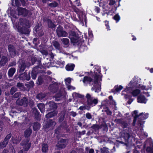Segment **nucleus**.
<instances>
[{"instance_id":"36","label":"nucleus","mask_w":153,"mask_h":153,"mask_svg":"<svg viewBox=\"0 0 153 153\" xmlns=\"http://www.w3.org/2000/svg\"><path fill=\"white\" fill-rule=\"evenodd\" d=\"M90 128L93 129L92 132L91 133V134H92L94 132V131H96L97 130H99L100 128V127L98 125L95 124L92 125Z\"/></svg>"},{"instance_id":"18","label":"nucleus","mask_w":153,"mask_h":153,"mask_svg":"<svg viewBox=\"0 0 153 153\" xmlns=\"http://www.w3.org/2000/svg\"><path fill=\"white\" fill-rule=\"evenodd\" d=\"M52 45L56 50H58L60 52L62 51V48L58 41L54 40L52 42Z\"/></svg>"},{"instance_id":"44","label":"nucleus","mask_w":153,"mask_h":153,"mask_svg":"<svg viewBox=\"0 0 153 153\" xmlns=\"http://www.w3.org/2000/svg\"><path fill=\"white\" fill-rule=\"evenodd\" d=\"M100 151H101V153H109V152L108 149L106 147L101 148Z\"/></svg>"},{"instance_id":"3","label":"nucleus","mask_w":153,"mask_h":153,"mask_svg":"<svg viewBox=\"0 0 153 153\" xmlns=\"http://www.w3.org/2000/svg\"><path fill=\"white\" fill-rule=\"evenodd\" d=\"M68 37L71 39V42L74 44H76L79 41V35L75 31L70 30L68 32Z\"/></svg>"},{"instance_id":"54","label":"nucleus","mask_w":153,"mask_h":153,"mask_svg":"<svg viewBox=\"0 0 153 153\" xmlns=\"http://www.w3.org/2000/svg\"><path fill=\"white\" fill-rule=\"evenodd\" d=\"M19 21L21 25L22 26L25 25H26L25 24V23L26 22V20L23 19H20Z\"/></svg>"},{"instance_id":"45","label":"nucleus","mask_w":153,"mask_h":153,"mask_svg":"<svg viewBox=\"0 0 153 153\" xmlns=\"http://www.w3.org/2000/svg\"><path fill=\"white\" fill-rule=\"evenodd\" d=\"M58 3L56 1L49 3L48 4V6L51 7H55L57 6Z\"/></svg>"},{"instance_id":"11","label":"nucleus","mask_w":153,"mask_h":153,"mask_svg":"<svg viewBox=\"0 0 153 153\" xmlns=\"http://www.w3.org/2000/svg\"><path fill=\"white\" fill-rule=\"evenodd\" d=\"M7 49L9 53L12 57L15 56L16 51L15 47L12 44H9L7 45Z\"/></svg>"},{"instance_id":"47","label":"nucleus","mask_w":153,"mask_h":153,"mask_svg":"<svg viewBox=\"0 0 153 153\" xmlns=\"http://www.w3.org/2000/svg\"><path fill=\"white\" fill-rule=\"evenodd\" d=\"M25 74H26V71L24 73L20 74L19 76V78L22 80H25Z\"/></svg>"},{"instance_id":"52","label":"nucleus","mask_w":153,"mask_h":153,"mask_svg":"<svg viewBox=\"0 0 153 153\" xmlns=\"http://www.w3.org/2000/svg\"><path fill=\"white\" fill-rule=\"evenodd\" d=\"M105 26L106 27V29L107 30H110L111 29L109 27V21L107 20H105L104 22Z\"/></svg>"},{"instance_id":"5","label":"nucleus","mask_w":153,"mask_h":153,"mask_svg":"<svg viewBox=\"0 0 153 153\" xmlns=\"http://www.w3.org/2000/svg\"><path fill=\"white\" fill-rule=\"evenodd\" d=\"M56 124V123L55 121L50 119L44 126L43 127L46 130L52 129Z\"/></svg>"},{"instance_id":"28","label":"nucleus","mask_w":153,"mask_h":153,"mask_svg":"<svg viewBox=\"0 0 153 153\" xmlns=\"http://www.w3.org/2000/svg\"><path fill=\"white\" fill-rule=\"evenodd\" d=\"M16 86L20 91H24L26 90V89L24 86L23 83L19 82L17 83Z\"/></svg>"},{"instance_id":"57","label":"nucleus","mask_w":153,"mask_h":153,"mask_svg":"<svg viewBox=\"0 0 153 153\" xmlns=\"http://www.w3.org/2000/svg\"><path fill=\"white\" fill-rule=\"evenodd\" d=\"M45 80H46L47 82H50L52 80V78L49 76L47 75H45Z\"/></svg>"},{"instance_id":"56","label":"nucleus","mask_w":153,"mask_h":153,"mask_svg":"<svg viewBox=\"0 0 153 153\" xmlns=\"http://www.w3.org/2000/svg\"><path fill=\"white\" fill-rule=\"evenodd\" d=\"M65 81L66 85L70 84L71 81V79L69 77L68 78L65 79Z\"/></svg>"},{"instance_id":"17","label":"nucleus","mask_w":153,"mask_h":153,"mask_svg":"<svg viewBox=\"0 0 153 153\" xmlns=\"http://www.w3.org/2000/svg\"><path fill=\"white\" fill-rule=\"evenodd\" d=\"M66 111L63 110L58 114V122L61 123L64 120L66 114Z\"/></svg>"},{"instance_id":"2","label":"nucleus","mask_w":153,"mask_h":153,"mask_svg":"<svg viewBox=\"0 0 153 153\" xmlns=\"http://www.w3.org/2000/svg\"><path fill=\"white\" fill-rule=\"evenodd\" d=\"M85 97L86 98V102L88 105L87 107L88 108V110L90 109L91 106H95L98 103L97 99H93L89 94H87Z\"/></svg>"},{"instance_id":"27","label":"nucleus","mask_w":153,"mask_h":153,"mask_svg":"<svg viewBox=\"0 0 153 153\" xmlns=\"http://www.w3.org/2000/svg\"><path fill=\"white\" fill-rule=\"evenodd\" d=\"M61 41L64 45V47L67 48L69 45V40L67 38H63L61 39Z\"/></svg>"},{"instance_id":"12","label":"nucleus","mask_w":153,"mask_h":153,"mask_svg":"<svg viewBox=\"0 0 153 153\" xmlns=\"http://www.w3.org/2000/svg\"><path fill=\"white\" fill-rule=\"evenodd\" d=\"M11 134L10 133L6 136L2 142L0 143V149H3L7 146L9 140L11 137Z\"/></svg>"},{"instance_id":"43","label":"nucleus","mask_w":153,"mask_h":153,"mask_svg":"<svg viewBox=\"0 0 153 153\" xmlns=\"http://www.w3.org/2000/svg\"><path fill=\"white\" fill-rule=\"evenodd\" d=\"M26 10L25 8L20 7L18 10L19 14L20 15H22L24 14V12Z\"/></svg>"},{"instance_id":"23","label":"nucleus","mask_w":153,"mask_h":153,"mask_svg":"<svg viewBox=\"0 0 153 153\" xmlns=\"http://www.w3.org/2000/svg\"><path fill=\"white\" fill-rule=\"evenodd\" d=\"M11 140L12 141L13 143L18 144L20 143L21 140V137H19L14 136L12 137Z\"/></svg>"},{"instance_id":"37","label":"nucleus","mask_w":153,"mask_h":153,"mask_svg":"<svg viewBox=\"0 0 153 153\" xmlns=\"http://www.w3.org/2000/svg\"><path fill=\"white\" fill-rule=\"evenodd\" d=\"M93 79L91 77H88L87 76H85L83 80V82L84 83H85L86 82H88L89 83L92 81Z\"/></svg>"},{"instance_id":"61","label":"nucleus","mask_w":153,"mask_h":153,"mask_svg":"<svg viewBox=\"0 0 153 153\" xmlns=\"http://www.w3.org/2000/svg\"><path fill=\"white\" fill-rule=\"evenodd\" d=\"M116 142H118L119 143L124 144L126 146H127L128 144V142H126L125 141H124H124H119L118 140H117Z\"/></svg>"},{"instance_id":"13","label":"nucleus","mask_w":153,"mask_h":153,"mask_svg":"<svg viewBox=\"0 0 153 153\" xmlns=\"http://www.w3.org/2000/svg\"><path fill=\"white\" fill-rule=\"evenodd\" d=\"M148 117V114H144L143 113V114L141 115V116L138 117L139 119L137 122L138 126H140L141 128H143L144 122L143 121V120L146 119Z\"/></svg>"},{"instance_id":"58","label":"nucleus","mask_w":153,"mask_h":153,"mask_svg":"<svg viewBox=\"0 0 153 153\" xmlns=\"http://www.w3.org/2000/svg\"><path fill=\"white\" fill-rule=\"evenodd\" d=\"M146 151L148 153H153V148L148 147L146 149Z\"/></svg>"},{"instance_id":"48","label":"nucleus","mask_w":153,"mask_h":153,"mask_svg":"<svg viewBox=\"0 0 153 153\" xmlns=\"http://www.w3.org/2000/svg\"><path fill=\"white\" fill-rule=\"evenodd\" d=\"M21 95V93L20 92H17L13 95V97L14 98H17L20 97Z\"/></svg>"},{"instance_id":"59","label":"nucleus","mask_w":153,"mask_h":153,"mask_svg":"<svg viewBox=\"0 0 153 153\" xmlns=\"http://www.w3.org/2000/svg\"><path fill=\"white\" fill-rule=\"evenodd\" d=\"M121 125L122 127L124 128H127L129 126L128 124L126 122L124 121H123Z\"/></svg>"},{"instance_id":"39","label":"nucleus","mask_w":153,"mask_h":153,"mask_svg":"<svg viewBox=\"0 0 153 153\" xmlns=\"http://www.w3.org/2000/svg\"><path fill=\"white\" fill-rule=\"evenodd\" d=\"M64 131L65 130L62 129V128L59 126L55 130V132L56 134H59L60 133L64 132Z\"/></svg>"},{"instance_id":"46","label":"nucleus","mask_w":153,"mask_h":153,"mask_svg":"<svg viewBox=\"0 0 153 153\" xmlns=\"http://www.w3.org/2000/svg\"><path fill=\"white\" fill-rule=\"evenodd\" d=\"M114 20L116 21V22H118L120 19V17L118 13L115 15L113 17Z\"/></svg>"},{"instance_id":"16","label":"nucleus","mask_w":153,"mask_h":153,"mask_svg":"<svg viewBox=\"0 0 153 153\" xmlns=\"http://www.w3.org/2000/svg\"><path fill=\"white\" fill-rule=\"evenodd\" d=\"M120 138H123L126 142L128 143V139L131 136L130 134L126 131H123L120 133Z\"/></svg>"},{"instance_id":"14","label":"nucleus","mask_w":153,"mask_h":153,"mask_svg":"<svg viewBox=\"0 0 153 153\" xmlns=\"http://www.w3.org/2000/svg\"><path fill=\"white\" fill-rule=\"evenodd\" d=\"M18 31L22 34H29L30 31L29 29L25 27L19 26L17 27Z\"/></svg>"},{"instance_id":"34","label":"nucleus","mask_w":153,"mask_h":153,"mask_svg":"<svg viewBox=\"0 0 153 153\" xmlns=\"http://www.w3.org/2000/svg\"><path fill=\"white\" fill-rule=\"evenodd\" d=\"M137 111H134V114H135V115L134 116V120H133V125H134V124L135 123V122L136 121V119L137 118L139 117H140L141 116V115L143 114V113H140L139 115L137 114Z\"/></svg>"},{"instance_id":"9","label":"nucleus","mask_w":153,"mask_h":153,"mask_svg":"<svg viewBox=\"0 0 153 153\" xmlns=\"http://www.w3.org/2000/svg\"><path fill=\"white\" fill-rule=\"evenodd\" d=\"M64 91L60 90L59 92L55 94L53 97V99L55 101H59L62 100L64 97Z\"/></svg>"},{"instance_id":"63","label":"nucleus","mask_w":153,"mask_h":153,"mask_svg":"<svg viewBox=\"0 0 153 153\" xmlns=\"http://www.w3.org/2000/svg\"><path fill=\"white\" fill-rule=\"evenodd\" d=\"M16 65V62L15 61H13L12 62H11L9 64L8 67L15 66Z\"/></svg>"},{"instance_id":"60","label":"nucleus","mask_w":153,"mask_h":153,"mask_svg":"<svg viewBox=\"0 0 153 153\" xmlns=\"http://www.w3.org/2000/svg\"><path fill=\"white\" fill-rule=\"evenodd\" d=\"M123 121V120L122 119H116L114 120V122H116L117 123H120L121 124H122Z\"/></svg>"},{"instance_id":"62","label":"nucleus","mask_w":153,"mask_h":153,"mask_svg":"<svg viewBox=\"0 0 153 153\" xmlns=\"http://www.w3.org/2000/svg\"><path fill=\"white\" fill-rule=\"evenodd\" d=\"M25 79L27 80H29L30 78V73H29L28 74H27V73L26 72V74H25Z\"/></svg>"},{"instance_id":"25","label":"nucleus","mask_w":153,"mask_h":153,"mask_svg":"<svg viewBox=\"0 0 153 153\" xmlns=\"http://www.w3.org/2000/svg\"><path fill=\"white\" fill-rule=\"evenodd\" d=\"M47 96L46 94L45 93L40 92L36 95V98L39 100H41L45 98Z\"/></svg>"},{"instance_id":"30","label":"nucleus","mask_w":153,"mask_h":153,"mask_svg":"<svg viewBox=\"0 0 153 153\" xmlns=\"http://www.w3.org/2000/svg\"><path fill=\"white\" fill-rule=\"evenodd\" d=\"M48 27L49 28H55L56 26L52 22L51 20L50 19H48L47 20Z\"/></svg>"},{"instance_id":"20","label":"nucleus","mask_w":153,"mask_h":153,"mask_svg":"<svg viewBox=\"0 0 153 153\" xmlns=\"http://www.w3.org/2000/svg\"><path fill=\"white\" fill-rule=\"evenodd\" d=\"M32 112L36 120H38L40 119V116L38 111L36 108H32Z\"/></svg>"},{"instance_id":"10","label":"nucleus","mask_w":153,"mask_h":153,"mask_svg":"<svg viewBox=\"0 0 153 153\" xmlns=\"http://www.w3.org/2000/svg\"><path fill=\"white\" fill-rule=\"evenodd\" d=\"M29 139L27 138L26 140L22 141L20 144L22 146H23V150L24 151H27L31 146V144L29 143Z\"/></svg>"},{"instance_id":"31","label":"nucleus","mask_w":153,"mask_h":153,"mask_svg":"<svg viewBox=\"0 0 153 153\" xmlns=\"http://www.w3.org/2000/svg\"><path fill=\"white\" fill-rule=\"evenodd\" d=\"M34 68L32 70L31 73V77L33 79H35L37 76V74L38 72H36L37 70V68Z\"/></svg>"},{"instance_id":"50","label":"nucleus","mask_w":153,"mask_h":153,"mask_svg":"<svg viewBox=\"0 0 153 153\" xmlns=\"http://www.w3.org/2000/svg\"><path fill=\"white\" fill-rule=\"evenodd\" d=\"M35 33V34H37L38 36L39 37L42 36L44 34V33L42 29L40 30H39L38 32H36Z\"/></svg>"},{"instance_id":"33","label":"nucleus","mask_w":153,"mask_h":153,"mask_svg":"<svg viewBox=\"0 0 153 153\" xmlns=\"http://www.w3.org/2000/svg\"><path fill=\"white\" fill-rule=\"evenodd\" d=\"M37 106L38 108L42 113H43L45 110V105L43 103H39L37 104Z\"/></svg>"},{"instance_id":"32","label":"nucleus","mask_w":153,"mask_h":153,"mask_svg":"<svg viewBox=\"0 0 153 153\" xmlns=\"http://www.w3.org/2000/svg\"><path fill=\"white\" fill-rule=\"evenodd\" d=\"M33 127L34 131H37L39 129L40 125L38 122H35L33 123Z\"/></svg>"},{"instance_id":"21","label":"nucleus","mask_w":153,"mask_h":153,"mask_svg":"<svg viewBox=\"0 0 153 153\" xmlns=\"http://www.w3.org/2000/svg\"><path fill=\"white\" fill-rule=\"evenodd\" d=\"M31 62L32 65H34L35 63L37 64V65L35 67H40V65H41V61L40 60H37V59L36 57H33L31 59Z\"/></svg>"},{"instance_id":"1","label":"nucleus","mask_w":153,"mask_h":153,"mask_svg":"<svg viewBox=\"0 0 153 153\" xmlns=\"http://www.w3.org/2000/svg\"><path fill=\"white\" fill-rule=\"evenodd\" d=\"M102 80L101 78L100 75H95L94 77V82L92 83L93 87L92 88L93 90H95V92H98L100 91L101 83L100 81Z\"/></svg>"},{"instance_id":"41","label":"nucleus","mask_w":153,"mask_h":153,"mask_svg":"<svg viewBox=\"0 0 153 153\" xmlns=\"http://www.w3.org/2000/svg\"><path fill=\"white\" fill-rule=\"evenodd\" d=\"M17 89L16 87L15 86L12 87L10 89V94L11 95H13L15 92L17 91Z\"/></svg>"},{"instance_id":"38","label":"nucleus","mask_w":153,"mask_h":153,"mask_svg":"<svg viewBox=\"0 0 153 153\" xmlns=\"http://www.w3.org/2000/svg\"><path fill=\"white\" fill-rule=\"evenodd\" d=\"M15 72V69L14 68H11L9 71L8 75L10 77H11Z\"/></svg>"},{"instance_id":"6","label":"nucleus","mask_w":153,"mask_h":153,"mask_svg":"<svg viewBox=\"0 0 153 153\" xmlns=\"http://www.w3.org/2000/svg\"><path fill=\"white\" fill-rule=\"evenodd\" d=\"M16 103L19 105H24L26 107L28 105V100L27 98L25 97L21 99H18L16 101Z\"/></svg>"},{"instance_id":"7","label":"nucleus","mask_w":153,"mask_h":153,"mask_svg":"<svg viewBox=\"0 0 153 153\" xmlns=\"http://www.w3.org/2000/svg\"><path fill=\"white\" fill-rule=\"evenodd\" d=\"M60 85V83L56 82L51 84L49 86V89L51 92L55 93L58 90Z\"/></svg>"},{"instance_id":"55","label":"nucleus","mask_w":153,"mask_h":153,"mask_svg":"<svg viewBox=\"0 0 153 153\" xmlns=\"http://www.w3.org/2000/svg\"><path fill=\"white\" fill-rule=\"evenodd\" d=\"M74 5L76 6H80L81 5L79 0H76L74 2Z\"/></svg>"},{"instance_id":"8","label":"nucleus","mask_w":153,"mask_h":153,"mask_svg":"<svg viewBox=\"0 0 153 153\" xmlns=\"http://www.w3.org/2000/svg\"><path fill=\"white\" fill-rule=\"evenodd\" d=\"M66 141L65 139H60L56 145L57 149L60 150L65 148L67 145Z\"/></svg>"},{"instance_id":"26","label":"nucleus","mask_w":153,"mask_h":153,"mask_svg":"<svg viewBox=\"0 0 153 153\" xmlns=\"http://www.w3.org/2000/svg\"><path fill=\"white\" fill-rule=\"evenodd\" d=\"M45 79V75H41L38 76V81L37 84L39 85H42L44 82Z\"/></svg>"},{"instance_id":"4","label":"nucleus","mask_w":153,"mask_h":153,"mask_svg":"<svg viewBox=\"0 0 153 153\" xmlns=\"http://www.w3.org/2000/svg\"><path fill=\"white\" fill-rule=\"evenodd\" d=\"M56 32L57 36L59 37H67L68 35L67 32L64 30L63 27L60 25L57 27Z\"/></svg>"},{"instance_id":"49","label":"nucleus","mask_w":153,"mask_h":153,"mask_svg":"<svg viewBox=\"0 0 153 153\" xmlns=\"http://www.w3.org/2000/svg\"><path fill=\"white\" fill-rule=\"evenodd\" d=\"M41 29L40 28V26L39 24H38L36 25L34 28L33 30L34 33L36 32H38L39 30H40Z\"/></svg>"},{"instance_id":"64","label":"nucleus","mask_w":153,"mask_h":153,"mask_svg":"<svg viewBox=\"0 0 153 153\" xmlns=\"http://www.w3.org/2000/svg\"><path fill=\"white\" fill-rule=\"evenodd\" d=\"M85 116L86 118L88 119H90L92 118L91 115L89 113H87L85 114Z\"/></svg>"},{"instance_id":"51","label":"nucleus","mask_w":153,"mask_h":153,"mask_svg":"<svg viewBox=\"0 0 153 153\" xmlns=\"http://www.w3.org/2000/svg\"><path fill=\"white\" fill-rule=\"evenodd\" d=\"M140 92V90L139 89H136L134 90L132 92V94L134 96H136Z\"/></svg>"},{"instance_id":"24","label":"nucleus","mask_w":153,"mask_h":153,"mask_svg":"<svg viewBox=\"0 0 153 153\" xmlns=\"http://www.w3.org/2000/svg\"><path fill=\"white\" fill-rule=\"evenodd\" d=\"M137 100V102L141 103H145L147 101L145 97L141 95H140L138 97Z\"/></svg>"},{"instance_id":"15","label":"nucleus","mask_w":153,"mask_h":153,"mask_svg":"<svg viewBox=\"0 0 153 153\" xmlns=\"http://www.w3.org/2000/svg\"><path fill=\"white\" fill-rule=\"evenodd\" d=\"M48 107L47 108L48 111L56 110L57 108V105L54 102L51 101L47 104Z\"/></svg>"},{"instance_id":"29","label":"nucleus","mask_w":153,"mask_h":153,"mask_svg":"<svg viewBox=\"0 0 153 153\" xmlns=\"http://www.w3.org/2000/svg\"><path fill=\"white\" fill-rule=\"evenodd\" d=\"M32 130L30 128L27 129L24 131V136L26 137H28L32 134Z\"/></svg>"},{"instance_id":"42","label":"nucleus","mask_w":153,"mask_h":153,"mask_svg":"<svg viewBox=\"0 0 153 153\" xmlns=\"http://www.w3.org/2000/svg\"><path fill=\"white\" fill-rule=\"evenodd\" d=\"M18 67H27L25 61L22 60H20L19 62Z\"/></svg>"},{"instance_id":"40","label":"nucleus","mask_w":153,"mask_h":153,"mask_svg":"<svg viewBox=\"0 0 153 153\" xmlns=\"http://www.w3.org/2000/svg\"><path fill=\"white\" fill-rule=\"evenodd\" d=\"M67 122L66 121H64L59 126L62 128V129L65 130L67 128Z\"/></svg>"},{"instance_id":"53","label":"nucleus","mask_w":153,"mask_h":153,"mask_svg":"<svg viewBox=\"0 0 153 153\" xmlns=\"http://www.w3.org/2000/svg\"><path fill=\"white\" fill-rule=\"evenodd\" d=\"M122 88L123 87L121 85L115 86L114 87V90L117 92L120 91Z\"/></svg>"},{"instance_id":"22","label":"nucleus","mask_w":153,"mask_h":153,"mask_svg":"<svg viewBox=\"0 0 153 153\" xmlns=\"http://www.w3.org/2000/svg\"><path fill=\"white\" fill-rule=\"evenodd\" d=\"M7 58L6 56H3L0 61V66H5L7 63Z\"/></svg>"},{"instance_id":"35","label":"nucleus","mask_w":153,"mask_h":153,"mask_svg":"<svg viewBox=\"0 0 153 153\" xmlns=\"http://www.w3.org/2000/svg\"><path fill=\"white\" fill-rule=\"evenodd\" d=\"M42 151L43 152H46L48 150V146L47 144L43 143L42 145Z\"/></svg>"},{"instance_id":"19","label":"nucleus","mask_w":153,"mask_h":153,"mask_svg":"<svg viewBox=\"0 0 153 153\" xmlns=\"http://www.w3.org/2000/svg\"><path fill=\"white\" fill-rule=\"evenodd\" d=\"M58 113L57 110H54L48 112L45 115V117L47 119H49L56 116Z\"/></svg>"}]
</instances>
